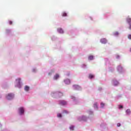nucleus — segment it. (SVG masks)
I'll list each match as a JSON object with an SVG mask.
<instances>
[{"mask_svg": "<svg viewBox=\"0 0 131 131\" xmlns=\"http://www.w3.org/2000/svg\"><path fill=\"white\" fill-rule=\"evenodd\" d=\"M14 94H13L12 93H9L6 96V99L7 100H12V99H14Z\"/></svg>", "mask_w": 131, "mask_h": 131, "instance_id": "f257e3e1", "label": "nucleus"}, {"mask_svg": "<svg viewBox=\"0 0 131 131\" xmlns=\"http://www.w3.org/2000/svg\"><path fill=\"white\" fill-rule=\"evenodd\" d=\"M53 95H56L58 98H61V97H63V94L61 92H56L53 94Z\"/></svg>", "mask_w": 131, "mask_h": 131, "instance_id": "f03ea898", "label": "nucleus"}, {"mask_svg": "<svg viewBox=\"0 0 131 131\" xmlns=\"http://www.w3.org/2000/svg\"><path fill=\"white\" fill-rule=\"evenodd\" d=\"M100 42H101V43H103V44H105V43H107V39H106V38H102L101 40H100Z\"/></svg>", "mask_w": 131, "mask_h": 131, "instance_id": "7ed1b4c3", "label": "nucleus"}, {"mask_svg": "<svg viewBox=\"0 0 131 131\" xmlns=\"http://www.w3.org/2000/svg\"><path fill=\"white\" fill-rule=\"evenodd\" d=\"M19 112L20 114H23V113H24V108H23V107H20L19 108Z\"/></svg>", "mask_w": 131, "mask_h": 131, "instance_id": "20e7f679", "label": "nucleus"}, {"mask_svg": "<svg viewBox=\"0 0 131 131\" xmlns=\"http://www.w3.org/2000/svg\"><path fill=\"white\" fill-rule=\"evenodd\" d=\"M74 90H79L80 89V86L78 85H73Z\"/></svg>", "mask_w": 131, "mask_h": 131, "instance_id": "39448f33", "label": "nucleus"}, {"mask_svg": "<svg viewBox=\"0 0 131 131\" xmlns=\"http://www.w3.org/2000/svg\"><path fill=\"white\" fill-rule=\"evenodd\" d=\"M64 81L66 84H70V80L67 79Z\"/></svg>", "mask_w": 131, "mask_h": 131, "instance_id": "423d86ee", "label": "nucleus"}, {"mask_svg": "<svg viewBox=\"0 0 131 131\" xmlns=\"http://www.w3.org/2000/svg\"><path fill=\"white\" fill-rule=\"evenodd\" d=\"M67 104V102H66V101H64V100H61L60 101V105H66Z\"/></svg>", "mask_w": 131, "mask_h": 131, "instance_id": "0eeeda50", "label": "nucleus"}, {"mask_svg": "<svg viewBox=\"0 0 131 131\" xmlns=\"http://www.w3.org/2000/svg\"><path fill=\"white\" fill-rule=\"evenodd\" d=\"M57 31L59 32V33H64V31H63V29L60 28L57 29Z\"/></svg>", "mask_w": 131, "mask_h": 131, "instance_id": "6e6552de", "label": "nucleus"}, {"mask_svg": "<svg viewBox=\"0 0 131 131\" xmlns=\"http://www.w3.org/2000/svg\"><path fill=\"white\" fill-rule=\"evenodd\" d=\"M59 77H60V76H59V74H56L54 76V79L55 80H56V79H57V78H59Z\"/></svg>", "mask_w": 131, "mask_h": 131, "instance_id": "1a4fd4ad", "label": "nucleus"}, {"mask_svg": "<svg viewBox=\"0 0 131 131\" xmlns=\"http://www.w3.org/2000/svg\"><path fill=\"white\" fill-rule=\"evenodd\" d=\"M126 21L128 24H131V18L127 17L126 18Z\"/></svg>", "mask_w": 131, "mask_h": 131, "instance_id": "9d476101", "label": "nucleus"}, {"mask_svg": "<svg viewBox=\"0 0 131 131\" xmlns=\"http://www.w3.org/2000/svg\"><path fill=\"white\" fill-rule=\"evenodd\" d=\"M118 84H119L118 81L116 80H114V85H115V86H116V85H118Z\"/></svg>", "mask_w": 131, "mask_h": 131, "instance_id": "9b49d317", "label": "nucleus"}, {"mask_svg": "<svg viewBox=\"0 0 131 131\" xmlns=\"http://www.w3.org/2000/svg\"><path fill=\"white\" fill-rule=\"evenodd\" d=\"M25 91H26V92H28V91H29V86H28V85H26L25 87Z\"/></svg>", "mask_w": 131, "mask_h": 131, "instance_id": "f8f14e48", "label": "nucleus"}, {"mask_svg": "<svg viewBox=\"0 0 131 131\" xmlns=\"http://www.w3.org/2000/svg\"><path fill=\"white\" fill-rule=\"evenodd\" d=\"M126 113L127 115H129L130 114V110L128 109L126 111Z\"/></svg>", "mask_w": 131, "mask_h": 131, "instance_id": "ddd939ff", "label": "nucleus"}, {"mask_svg": "<svg viewBox=\"0 0 131 131\" xmlns=\"http://www.w3.org/2000/svg\"><path fill=\"white\" fill-rule=\"evenodd\" d=\"M94 59V56L93 55H91L89 57V60H93Z\"/></svg>", "mask_w": 131, "mask_h": 131, "instance_id": "4468645a", "label": "nucleus"}, {"mask_svg": "<svg viewBox=\"0 0 131 131\" xmlns=\"http://www.w3.org/2000/svg\"><path fill=\"white\" fill-rule=\"evenodd\" d=\"M82 120H84V121L86 120V118L85 117V116H83L82 117Z\"/></svg>", "mask_w": 131, "mask_h": 131, "instance_id": "2eb2a0df", "label": "nucleus"}, {"mask_svg": "<svg viewBox=\"0 0 131 131\" xmlns=\"http://www.w3.org/2000/svg\"><path fill=\"white\" fill-rule=\"evenodd\" d=\"M89 77L90 79L94 78V75L90 74Z\"/></svg>", "mask_w": 131, "mask_h": 131, "instance_id": "dca6fc26", "label": "nucleus"}, {"mask_svg": "<svg viewBox=\"0 0 131 131\" xmlns=\"http://www.w3.org/2000/svg\"><path fill=\"white\" fill-rule=\"evenodd\" d=\"M62 17H66L67 16V13L63 12L62 14Z\"/></svg>", "mask_w": 131, "mask_h": 131, "instance_id": "f3484780", "label": "nucleus"}, {"mask_svg": "<svg viewBox=\"0 0 131 131\" xmlns=\"http://www.w3.org/2000/svg\"><path fill=\"white\" fill-rule=\"evenodd\" d=\"M16 81H18V83L20 84V82L21 81V78H18L16 79Z\"/></svg>", "mask_w": 131, "mask_h": 131, "instance_id": "a211bd4d", "label": "nucleus"}, {"mask_svg": "<svg viewBox=\"0 0 131 131\" xmlns=\"http://www.w3.org/2000/svg\"><path fill=\"white\" fill-rule=\"evenodd\" d=\"M101 108H104V106H105V104L104 103H101L100 104Z\"/></svg>", "mask_w": 131, "mask_h": 131, "instance_id": "6ab92c4d", "label": "nucleus"}, {"mask_svg": "<svg viewBox=\"0 0 131 131\" xmlns=\"http://www.w3.org/2000/svg\"><path fill=\"white\" fill-rule=\"evenodd\" d=\"M70 128L71 130H74V126H71L70 127Z\"/></svg>", "mask_w": 131, "mask_h": 131, "instance_id": "aec40b11", "label": "nucleus"}, {"mask_svg": "<svg viewBox=\"0 0 131 131\" xmlns=\"http://www.w3.org/2000/svg\"><path fill=\"white\" fill-rule=\"evenodd\" d=\"M57 117H59V118L62 117V115L61 114H58Z\"/></svg>", "mask_w": 131, "mask_h": 131, "instance_id": "412c9836", "label": "nucleus"}, {"mask_svg": "<svg viewBox=\"0 0 131 131\" xmlns=\"http://www.w3.org/2000/svg\"><path fill=\"white\" fill-rule=\"evenodd\" d=\"M127 37L128 39H131V34H128Z\"/></svg>", "mask_w": 131, "mask_h": 131, "instance_id": "4be33fe9", "label": "nucleus"}, {"mask_svg": "<svg viewBox=\"0 0 131 131\" xmlns=\"http://www.w3.org/2000/svg\"><path fill=\"white\" fill-rule=\"evenodd\" d=\"M94 108H98V106L97 105V103L94 104Z\"/></svg>", "mask_w": 131, "mask_h": 131, "instance_id": "5701e85b", "label": "nucleus"}, {"mask_svg": "<svg viewBox=\"0 0 131 131\" xmlns=\"http://www.w3.org/2000/svg\"><path fill=\"white\" fill-rule=\"evenodd\" d=\"M128 29H130V30H131V24H129Z\"/></svg>", "mask_w": 131, "mask_h": 131, "instance_id": "b1692460", "label": "nucleus"}, {"mask_svg": "<svg viewBox=\"0 0 131 131\" xmlns=\"http://www.w3.org/2000/svg\"><path fill=\"white\" fill-rule=\"evenodd\" d=\"M10 25H12L13 24V22L12 21H9Z\"/></svg>", "mask_w": 131, "mask_h": 131, "instance_id": "393cba45", "label": "nucleus"}, {"mask_svg": "<svg viewBox=\"0 0 131 131\" xmlns=\"http://www.w3.org/2000/svg\"><path fill=\"white\" fill-rule=\"evenodd\" d=\"M118 34H119L118 32H116L115 33V35H118Z\"/></svg>", "mask_w": 131, "mask_h": 131, "instance_id": "a878e982", "label": "nucleus"}, {"mask_svg": "<svg viewBox=\"0 0 131 131\" xmlns=\"http://www.w3.org/2000/svg\"><path fill=\"white\" fill-rule=\"evenodd\" d=\"M123 108V106H122V105H120V106H119V108H120V109H121V108Z\"/></svg>", "mask_w": 131, "mask_h": 131, "instance_id": "bb28decb", "label": "nucleus"}, {"mask_svg": "<svg viewBox=\"0 0 131 131\" xmlns=\"http://www.w3.org/2000/svg\"><path fill=\"white\" fill-rule=\"evenodd\" d=\"M117 125V126H120V123H118Z\"/></svg>", "mask_w": 131, "mask_h": 131, "instance_id": "cd10ccee", "label": "nucleus"}, {"mask_svg": "<svg viewBox=\"0 0 131 131\" xmlns=\"http://www.w3.org/2000/svg\"><path fill=\"white\" fill-rule=\"evenodd\" d=\"M63 112L64 113H68V112H67V111H64Z\"/></svg>", "mask_w": 131, "mask_h": 131, "instance_id": "c85d7f7f", "label": "nucleus"}, {"mask_svg": "<svg viewBox=\"0 0 131 131\" xmlns=\"http://www.w3.org/2000/svg\"><path fill=\"white\" fill-rule=\"evenodd\" d=\"M52 72H50L48 74H49V75H51L52 74Z\"/></svg>", "mask_w": 131, "mask_h": 131, "instance_id": "c756f323", "label": "nucleus"}, {"mask_svg": "<svg viewBox=\"0 0 131 131\" xmlns=\"http://www.w3.org/2000/svg\"><path fill=\"white\" fill-rule=\"evenodd\" d=\"M130 52H131V48L130 49Z\"/></svg>", "mask_w": 131, "mask_h": 131, "instance_id": "7c9ffc66", "label": "nucleus"}]
</instances>
